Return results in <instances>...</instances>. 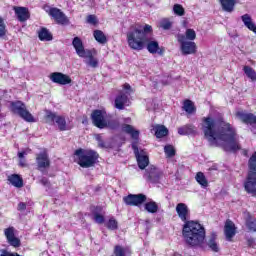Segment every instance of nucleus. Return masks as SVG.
<instances>
[{
	"instance_id": "obj_22",
	"label": "nucleus",
	"mask_w": 256,
	"mask_h": 256,
	"mask_svg": "<svg viewBox=\"0 0 256 256\" xmlns=\"http://www.w3.org/2000/svg\"><path fill=\"white\" fill-rule=\"evenodd\" d=\"M182 109L186 111L188 115H195V113H197V107L195 106V103L190 99L184 100Z\"/></svg>"
},
{
	"instance_id": "obj_53",
	"label": "nucleus",
	"mask_w": 256,
	"mask_h": 256,
	"mask_svg": "<svg viewBox=\"0 0 256 256\" xmlns=\"http://www.w3.org/2000/svg\"><path fill=\"white\" fill-rule=\"evenodd\" d=\"M245 155H247V152H245Z\"/></svg>"
},
{
	"instance_id": "obj_37",
	"label": "nucleus",
	"mask_w": 256,
	"mask_h": 256,
	"mask_svg": "<svg viewBox=\"0 0 256 256\" xmlns=\"http://www.w3.org/2000/svg\"><path fill=\"white\" fill-rule=\"evenodd\" d=\"M185 41H195V39H197V33L191 29V28H188L185 32Z\"/></svg>"
},
{
	"instance_id": "obj_5",
	"label": "nucleus",
	"mask_w": 256,
	"mask_h": 256,
	"mask_svg": "<svg viewBox=\"0 0 256 256\" xmlns=\"http://www.w3.org/2000/svg\"><path fill=\"white\" fill-rule=\"evenodd\" d=\"M72 46L74 47L78 57H81L82 59H88L86 63L89 65V67H92L93 69H97V67H99V59L95 57V55H97V49H85L83 40H81L79 36L73 38Z\"/></svg>"
},
{
	"instance_id": "obj_15",
	"label": "nucleus",
	"mask_w": 256,
	"mask_h": 256,
	"mask_svg": "<svg viewBox=\"0 0 256 256\" xmlns=\"http://www.w3.org/2000/svg\"><path fill=\"white\" fill-rule=\"evenodd\" d=\"M163 172L159 171L157 167L150 166L145 170L144 177L148 183H159Z\"/></svg>"
},
{
	"instance_id": "obj_6",
	"label": "nucleus",
	"mask_w": 256,
	"mask_h": 256,
	"mask_svg": "<svg viewBox=\"0 0 256 256\" xmlns=\"http://www.w3.org/2000/svg\"><path fill=\"white\" fill-rule=\"evenodd\" d=\"M244 189L251 197H256V151L248 159V174Z\"/></svg>"
},
{
	"instance_id": "obj_48",
	"label": "nucleus",
	"mask_w": 256,
	"mask_h": 256,
	"mask_svg": "<svg viewBox=\"0 0 256 256\" xmlns=\"http://www.w3.org/2000/svg\"><path fill=\"white\" fill-rule=\"evenodd\" d=\"M25 155H27V152H25V151L18 152L19 159H25Z\"/></svg>"
},
{
	"instance_id": "obj_43",
	"label": "nucleus",
	"mask_w": 256,
	"mask_h": 256,
	"mask_svg": "<svg viewBox=\"0 0 256 256\" xmlns=\"http://www.w3.org/2000/svg\"><path fill=\"white\" fill-rule=\"evenodd\" d=\"M246 227L249 231H252V233L256 232V219H249L246 221Z\"/></svg>"
},
{
	"instance_id": "obj_24",
	"label": "nucleus",
	"mask_w": 256,
	"mask_h": 256,
	"mask_svg": "<svg viewBox=\"0 0 256 256\" xmlns=\"http://www.w3.org/2000/svg\"><path fill=\"white\" fill-rule=\"evenodd\" d=\"M207 246L209 247V249H211V251H213V253H219L220 248L219 244H217V234H211L210 238L207 241Z\"/></svg>"
},
{
	"instance_id": "obj_19",
	"label": "nucleus",
	"mask_w": 256,
	"mask_h": 256,
	"mask_svg": "<svg viewBox=\"0 0 256 256\" xmlns=\"http://www.w3.org/2000/svg\"><path fill=\"white\" fill-rule=\"evenodd\" d=\"M129 101V97L127 96V94L122 93L118 96H116L115 100H114V107L116 109H119V111H123V109H125V104Z\"/></svg>"
},
{
	"instance_id": "obj_44",
	"label": "nucleus",
	"mask_w": 256,
	"mask_h": 256,
	"mask_svg": "<svg viewBox=\"0 0 256 256\" xmlns=\"http://www.w3.org/2000/svg\"><path fill=\"white\" fill-rule=\"evenodd\" d=\"M107 124V127H110V129H117L119 127V121L117 120H108Z\"/></svg>"
},
{
	"instance_id": "obj_35",
	"label": "nucleus",
	"mask_w": 256,
	"mask_h": 256,
	"mask_svg": "<svg viewBox=\"0 0 256 256\" xmlns=\"http://www.w3.org/2000/svg\"><path fill=\"white\" fill-rule=\"evenodd\" d=\"M105 225L110 231H117L119 229V222L114 217H111Z\"/></svg>"
},
{
	"instance_id": "obj_8",
	"label": "nucleus",
	"mask_w": 256,
	"mask_h": 256,
	"mask_svg": "<svg viewBox=\"0 0 256 256\" xmlns=\"http://www.w3.org/2000/svg\"><path fill=\"white\" fill-rule=\"evenodd\" d=\"M10 111L14 115H18V117H21V119H23L27 123H35V117H33V114H31V112L27 110V106L21 100L11 101Z\"/></svg>"
},
{
	"instance_id": "obj_17",
	"label": "nucleus",
	"mask_w": 256,
	"mask_h": 256,
	"mask_svg": "<svg viewBox=\"0 0 256 256\" xmlns=\"http://www.w3.org/2000/svg\"><path fill=\"white\" fill-rule=\"evenodd\" d=\"M13 11L16 15V19L20 23H25V21H29L31 19V12H29V8L23 6H14Z\"/></svg>"
},
{
	"instance_id": "obj_36",
	"label": "nucleus",
	"mask_w": 256,
	"mask_h": 256,
	"mask_svg": "<svg viewBox=\"0 0 256 256\" xmlns=\"http://www.w3.org/2000/svg\"><path fill=\"white\" fill-rule=\"evenodd\" d=\"M113 254L115 256H127V248L121 246V245H115Z\"/></svg>"
},
{
	"instance_id": "obj_9",
	"label": "nucleus",
	"mask_w": 256,
	"mask_h": 256,
	"mask_svg": "<svg viewBox=\"0 0 256 256\" xmlns=\"http://www.w3.org/2000/svg\"><path fill=\"white\" fill-rule=\"evenodd\" d=\"M177 41L180 44L182 55H195L197 53V44L194 41L185 40V34H178Z\"/></svg>"
},
{
	"instance_id": "obj_38",
	"label": "nucleus",
	"mask_w": 256,
	"mask_h": 256,
	"mask_svg": "<svg viewBox=\"0 0 256 256\" xmlns=\"http://www.w3.org/2000/svg\"><path fill=\"white\" fill-rule=\"evenodd\" d=\"M160 27L164 29V31H169L173 27V22L169 20V18H164L160 21Z\"/></svg>"
},
{
	"instance_id": "obj_26",
	"label": "nucleus",
	"mask_w": 256,
	"mask_h": 256,
	"mask_svg": "<svg viewBox=\"0 0 256 256\" xmlns=\"http://www.w3.org/2000/svg\"><path fill=\"white\" fill-rule=\"evenodd\" d=\"M241 20L243 21L245 27L256 34V25L253 23L251 16L249 14H244L241 16Z\"/></svg>"
},
{
	"instance_id": "obj_23",
	"label": "nucleus",
	"mask_w": 256,
	"mask_h": 256,
	"mask_svg": "<svg viewBox=\"0 0 256 256\" xmlns=\"http://www.w3.org/2000/svg\"><path fill=\"white\" fill-rule=\"evenodd\" d=\"M8 181L13 187H16V189H21V187H23V177L19 174H11L8 176Z\"/></svg>"
},
{
	"instance_id": "obj_12",
	"label": "nucleus",
	"mask_w": 256,
	"mask_h": 256,
	"mask_svg": "<svg viewBox=\"0 0 256 256\" xmlns=\"http://www.w3.org/2000/svg\"><path fill=\"white\" fill-rule=\"evenodd\" d=\"M49 17H51L52 19H54L55 23H57V25H69V18L67 17V15H65V13L63 11H61V9L57 8V7H51L48 11H47Z\"/></svg>"
},
{
	"instance_id": "obj_50",
	"label": "nucleus",
	"mask_w": 256,
	"mask_h": 256,
	"mask_svg": "<svg viewBox=\"0 0 256 256\" xmlns=\"http://www.w3.org/2000/svg\"><path fill=\"white\" fill-rule=\"evenodd\" d=\"M99 147H101L102 149L105 148V142H99Z\"/></svg>"
},
{
	"instance_id": "obj_47",
	"label": "nucleus",
	"mask_w": 256,
	"mask_h": 256,
	"mask_svg": "<svg viewBox=\"0 0 256 256\" xmlns=\"http://www.w3.org/2000/svg\"><path fill=\"white\" fill-rule=\"evenodd\" d=\"M19 167H27V162H26L25 158L24 159H20Z\"/></svg>"
},
{
	"instance_id": "obj_20",
	"label": "nucleus",
	"mask_w": 256,
	"mask_h": 256,
	"mask_svg": "<svg viewBox=\"0 0 256 256\" xmlns=\"http://www.w3.org/2000/svg\"><path fill=\"white\" fill-rule=\"evenodd\" d=\"M222 7V11L226 13H233L235 11V6L237 5V0H219Z\"/></svg>"
},
{
	"instance_id": "obj_11",
	"label": "nucleus",
	"mask_w": 256,
	"mask_h": 256,
	"mask_svg": "<svg viewBox=\"0 0 256 256\" xmlns=\"http://www.w3.org/2000/svg\"><path fill=\"white\" fill-rule=\"evenodd\" d=\"M105 112L103 110L95 109L92 111L90 119L94 127L97 129H107V119H105Z\"/></svg>"
},
{
	"instance_id": "obj_30",
	"label": "nucleus",
	"mask_w": 256,
	"mask_h": 256,
	"mask_svg": "<svg viewBox=\"0 0 256 256\" xmlns=\"http://www.w3.org/2000/svg\"><path fill=\"white\" fill-rule=\"evenodd\" d=\"M243 72L252 82H256V71L251 66H243Z\"/></svg>"
},
{
	"instance_id": "obj_2",
	"label": "nucleus",
	"mask_w": 256,
	"mask_h": 256,
	"mask_svg": "<svg viewBox=\"0 0 256 256\" xmlns=\"http://www.w3.org/2000/svg\"><path fill=\"white\" fill-rule=\"evenodd\" d=\"M128 46L133 51H143L147 49L151 55H159L163 57L165 55V47L159 46V42L153 40V27L149 24H145L142 29L134 28L126 34Z\"/></svg>"
},
{
	"instance_id": "obj_16",
	"label": "nucleus",
	"mask_w": 256,
	"mask_h": 256,
	"mask_svg": "<svg viewBox=\"0 0 256 256\" xmlns=\"http://www.w3.org/2000/svg\"><path fill=\"white\" fill-rule=\"evenodd\" d=\"M50 80L52 83H56L57 85H71V83H73L71 76L63 74L62 72L51 73Z\"/></svg>"
},
{
	"instance_id": "obj_42",
	"label": "nucleus",
	"mask_w": 256,
	"mask_h": 256,
	"mask_svg": "<svg viewBox=\"0 0 256 256\" xmlns=\"http://www.w3.org/2000/svg\"><path fill=\"white\" fill-rule=\"evenodd\" d=\"M164 153L167 157H175V147L173 145H166L164 147Z\"/></svg>"
},
{
	"instance_id": "obj_4",
	"label": "nucleus",
	"mask_w": 256,
	"mask_h": 256,
	"mask_svg": "<svg viewBox=\"0 0 256 256\" xmlns=\"http://www.w3.org/2000/svg\"><path fill=\"white\" fill-rule=\"evenodd\" d=\"M122 131L130 135L131 139L135 141L132 143V149L139 169H141V171L147 169V167H149V155L145 149L139 150V146H137V143L139 142V130H135L131 124H124L122 126Z\"/></svg>"
},
{
	"instance_id": "obj_29",
	"label": "nucleus",
	"mask_w": 256,
	"mask_h": 256,
	"mask_svg": "<svg viewBox=\"0 0 256 256\" xmlns=\"http://www.w3.org/2000/svg\"><path fill=\"white\" fill-rule=\"evenodd\" d=\"M194 133H195V127L191 124H187L178 128L179 135H193Z\"/></svg>"
},
{
	"instance_id": "obj_28",
	"label": "nucleus",
	"mask_w": 256,
	"mask_h": 256,
	"mask_svg": "<svg viewBox=\"0 0 256 256\" xmlns=\"http://www.w3.org/2000/svg\"><path fill=\"white\" fill-rule=\"evenodd\" d=\"M40 41H53V35L47 28H41L38 33Z\"/></svg>"
},
{
	"instance_id": "obj_1",
	"label": "nucleus",
	"mask_w": 256,
	"mask_h": 256,
	"mask_svg": "<svg viewBox=\"0 0 256 256\" xmlns=\"http://www.w3.org/2000/svg\"><path fill=\"white\" fill-rule=\"evenodd\" d=\"M217 123L219 127L216 131ZM202 129L204 136L211 145L219 147V141H223V143H228L229 145V147L223 146L224 151H231L232 153L241 151L237 129L231 123L226 122L225 118L219 117L216 122L211 116L204 117L202 118Z\"/></svg>"
},
{
	"instance_id": "obj_31",
	"label": "nucleus",
	"mask_w": 256,
	"mask_h": 256,
	"mask_svg": "<svg viewBox=\"0 0 256 256\" xmlns=\"http://www.w3.org/2000/svg\"><path fill=\"white\" fill-rule=\"evenodd\" d=\"M57 117L59 116H57L56 113L51 112V110H46V115L44 116L45 123H47L48 125H55Z\"/></svg>"
},
{
	"instance_id": "obj_52",
	"label": "nucleus",
	"mask_w": 256,
	"mask_h": 256,
	"mask_svg": "<svg viewBox=\"0 0 256 256\" xmlns=\"http://www.w3.org/2000/svg\"><path fill=\"white\" fill-rule=\"evenodd\" d=\"M99 189H101V187H97V188H96V191H99Z\"/></svg>"
},
{
	"instance_id": "obj_27",
	"label": "nucleus",
	"mask_w": 256,
	"mask_h": 256,
	"mask_svg": "<svg viewBox=\"0 0 256 256\" xmlns=\"http://www.w3.org/2000/svg\"><path fill=\"white\" fill-rule=\"evenodd\" d=\"M93 37L97 43H100V45H105L107 43V36L105 33L101 30H94L93 31Z\"/></svg>"
},
{
	"instance_id": "obj_25",
	"label": "nucleus",
	"mask_w": 256,
	"mask_h": 256,
	"mask_svg": "<svg viewBox=\"0 0 256 256\" xmlns=\"http://www.w3.org/2000/svg\"><path fill=\"white\" fill-rule=\"evenodd\" d=\"M155 137L157 139H163V137H167L169 135V129L165 127V125L158 124L154 127Z\"/></svg>"
},
{
	"instance_id": "obj_34",
	"label": "nucleus",
	"mask_w": 256,
	"mask_h": 256,
	"mask_svg": "<svg viewBox=\"0 0 256 256\" xmlns=\"http://www.w3.org/2000/svg\"><path fill=\"white\" fill-rule=\"evenodd\" d=\"M55 123L58 126L59 131H67V120L65 119V116L58 115Z\"/></svg>"
},
{
	"instance_id": "obj_18",
	"label": "nucleus",
	"mask_w": 256,
	"mask_h": 256,
	"mask_svg": "<svg viewBox=\"0 0 256 256\" xmlns=\"http://www.w3.org/2000/svg\"><path fill=\"white\" fill-rule=\"evenodd\" d=\"M224 235L227 241H232V239L237 235V227L230 219H227L224 225Z\"/></svg>"
},
{
	"instance_id": "obj_41",
	"label": "nucleus",
	"mask_w": 256,
	"mask_h": 256,
	"mask_svg": "<svg viewBox=\"0 0 256 256\" xmlns=\"http://www.w3.org/2000/svg\"><path fill=\"white\" fill-rule=\"evenodd\" d=\"M7 35V24H5V19L0 16V38Z\"/></svg>"
},
{
	"instance_id": "obj_49",
	"label": "nucleus",
	"mask_w": 256,
	"mask_h": 256,
	"mask_svg": "<svg viewBox=\"0 0 256 256\" xmlns=\"http://www.w3.org/2000/svg\"><path fill=\"white\" fill-rule=\"evenodd\" d=\"M123 88L126 90V91H130L131 89V85H129V83H125Z\"/></svg>"
},
{
	"instance_id": "obj_13",
	"label": "nucleus",
	"mask_w": 256,
	"mask_h": 256,
	"mask_svg": "<svg viewBox=\"0 0 256 256\" xmlns=\"http://www.w3.org/2000/svg\"><path fill=\"white\" fill-rule=\"evenodd\" d=\"M36 166L37 170L41 172H44L45 169L51 167V159H49V153H47V151L36 154Z\"/></svg>"
},
{
	"instance_id": "obj_45",
	"label": "nucleus",
	"mask_w": 256,
	"mask_h": 256,
	"mask_svg": "<svg viewBox=\"0 0 256 256\" xmlns=\"http://www.w3.org/2000/svg\"><path fill=\"white\" fill-rule=\"evenodd\" d=\"M40 183L41 185H43L44 187H50L51 186V182L49 181V178L47 177H42L40 179Z\"/></svg>"
},
{
	"instance_id": "obj_7",
	"label": "nucleus",
	"mask_w": 256,
	"mask_h": 256,
	"mask_svg": "<svg viewBox=\"0 0 256 256\" xmlns=\"http://www.w3.org/2000/svg\"><path fill=\"white\" fill-rule=\"evenodd\" d=\"M74 155L78 157V165L83 169H89V167H95L99 160V153L95 150H83L82 148L77 149Z\"/></svg>"
},
{
	"instance_id": "obj_33",
	"label": "nucleus",
	"mask_w": 256,
	"mask_h": 256,
	"mask_svg": "<svg viewBox=\"0 0 256 256\" xmlns=\"http://www.w3.org/2000/svg\"><path fill=\"white\" fill-rule=\"evenodd\" d=\"M195 179L197 183L201 185V187H209V181H207V178L205 177V174L203 172H197Z\"/></svg>"
},
{
	"instance_id": "obj_46",
	"label": "nucleus",
	"mask_w": 256,
	"mask_h": 256,
	"mask_svg": "<svg viewBox=\"0 0 256 256\" xmlns=\"http://www.w3.org/2000/svg\"><path fill=\"white\" fill-rule=\"evenodd\" d=\"M27 209V204L25 202H20L18 204V211H25Z\"/></svg>"
},
{
	"instance_id": "obj_21",
	"label": "nucleus",
	"mask_w": 256,
	"mask_h": 256,
	"mask_svg": "<svg viewBox=\"0 0 256 256\" xmlns=\"http://www.w3.org/2000/svg\"><path fill=\"white\" fill-rule=\"evenodd\" d=\"M102 211H103L102 206H95L92 209V215L94 217V221L98 225H103V223H105V216H103V214H101Z\"/></svg>"
},
{
	"instance_id": "obj_14",
	"label": "nucleus",
	"mask_w": 256,
	"mask_h": 256,
	"mask_svg": "<svg viewBox=\"0 0 256 256\" xmlns=\"http://www.w3.org/2000/svg\"><path fill=\"white\" fill-rule=\"evenodd\" d=\"M4 235L7 243L10 244L11 247H14V249L21 247V239L15 236V227L10 226L4 229Z\"/></svg>"
},
{
	"instance_id": "obj_10",
	"label": "nucleus",
	"mask_w": 256,
	"mask_h": 256,
	"mask_svg": "<svg viewBox=\"0 0 256 256\" xmlns=\"http://www.w3.org/2000/svg\"><path fill=\"white\" fill-rule=\"evenodd\" d=\"M147 201V196L143 193L128 194L123 197V202L128 207H141Z\"/></svg>"
},
{
	"instance_id": "obj_39",
	"label": "nucleus",
	"mask_w": 256,
	"mask_h": 256,
	"mask_svg": "<svg viewBox=\"0 0 256 256\" xmlns=\"http://www.w3.org/2000/svg\"><path fill=\"white\" fill-rule=\"evenodd\" d=\"M173 12L175 15H178V17H183V15H185V8H183L181 4H174Z\"/></svg>"
},
{
	"instance_id": "obj_51",
	"label": "nucleus",
	"mask_w": 256,
	"mask_h": 256,
	"mask_svg": "<svg viewBox=\"0 0 256 256\" xmlns=\"http://www.w3.org/2000/svg\"><path fill=\"white\" fill-rule=\"evenodd\" d=\"M249 245H251V243H253V240H248Z\"/></svg>"
},
{
	"instance_id": "obj_40",
	"label": "nucleus",
	"mask_w": 256,
	"mask_h": 256,
	"mask_svg": "<svg viewBox=\"0 0 256 256\" xmlns=\"http://www.w3.org/2000/svg\"><path fill=\"white\" fill-rule=\"evenodd\" d=\"M86 22L89 25H93L94 27H97L99 25V19H97V16L95 14H90L86 18Z\"/></svg>"
},
{
	"instance_id": "obj_3",
	"label": "nucleus",
	"mask_w": 256,
	"mask_h": 256,
	"mask_svg": "<svg viewBox=\"0 0 256 256\" xmlns=\"http://www.w3.org/2000/svg\"><path fill=\"white\" fill-rule=\"evenodd\" d=\"M176 213L183 221L184 225L182 227L183 239L189 247H199L203 245L205 241V227L201 225L198 221L189 220L191 213L189 212V207L185 203H178L176 205Z\"/></svg>"
},
{
	"instance_id": "obj_32",
	"label": "nucleus",
	"mask_w": 256,
	"mask_h": 256,
	"mask_svg": "<svg viewBox=\"0 0 256 256\" xmlns=\"http://www.w3.org/2000/svg\"><path fill=\"white\" fill-rule=\"evenodd\" d=\"M145 211L148 213H157L159 211V205L155 201L146 202L144 205Z\"/></svg>"
}]
</instances>
